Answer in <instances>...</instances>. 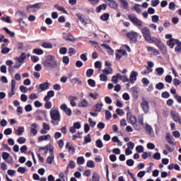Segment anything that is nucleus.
Here are the masks:
<instances>
[{
	"instance_id": "nucleus-1",
	"label": "nucleus",
	"mask_w": 181,
	"mask_h": 181,
	"mask_svg": "<svg viewBox=\"0 0 181 181\" xmlns=\"http://www.w3.org/2000/svg\"><path fill=\"white\" fill-rule=\"evenodd\" d=\"M43 66L45 69H57L59 67V63L56 57L52 54H48L45 57V59L43 62Z\"/></svg>"
},
{
	"instance_id": "nucleus-2",
	"label": "nucleus",
	"mask_w": 181,
	"mask_h": 181,
	"mask_svg": "<svg viewBox=\"0 0 181 181\" xmlns=\"http://www.w3.org/2000/svg\"><path fill=\"white\" fill-rule=\"evenodd\" d=\"M49 115L52 119V124L54 125H59V122H60L62 119V115H60V112L57 109H51L49 112Z\"/></svg>"
},
{
	"instance_id": "nucleus-3",
	"label": "nucleus",
	"mask_w": 181,
	"mask_h": 181,
	"mask_svg": "<svg viewBox=\"0 0 181 181\" xmlns=\"http://www.w3.org/2000/svg\"><path fill=\"white\" fill-rule=\"evenodd\" d=\"M141 33L145 38V40L148 42V43H153L154 42H156V37H153L151 36V31L148 28H144L141 29Z\"/></svg>"
},
{
	"instance_id": "nucleus-4",
	"label": "nucleus",
	"mask_w": 181,
	"mask_h": 181,
	"mask_svg": "<svg viewBox=\"0 0 181 181\" xmlns=\"http://www.w3.org/2000/svg\"><path fill=\"white\" fill-rule=\"evenodd\" d=\"M40 3L28 5L26 8L27 13H35V12H37V10L40 9Z\"/></svg>"
},
{
	"instance_id": "nucleus-5",
	"label": "nucleus",
	"mask_w": 181,
	"mask_h": 181,
	"mask_svg": "<svg viewBox=\"0 0 181 181\" xmlns=\"http://www.w3.org/2000/svg\"><path fill=\"white\" fill-rule=\"evenodd\" d=\"M140 105L141 110H143L145 114H148V112H149V101H148V100H146L145 98H143Z\"/></svg>"
},
{
	"instance_id": "nucleus-6",
	"label": "nucleus",
	"mask_w": 181,
	"mask_h": 181,
	"mask_svg": "<svg viewBox=\"0 0 181 181\" xmlns=\"http://www.w3.org/2000/svg\"><path fill=\"white\" fill-rule=\"evenodd\" d=\"M39 125L36 123H33L30 127V136H36L37 135V128Z\"/></svg>"
},
{
	"instance_id": "nucleus-7",
	"label": "nucleus",
	"mask_w": 181,
	"mask_h": 181,
	"mask_svg": "<svg viewBox=\"0 0 181 181\" xmlns=\"http://www.w3.org/2000/svg\"><path fill=\"white\" fill-rule=\"evenodd\" d=\"M128 18L132 23L136 25V26H142V21L141 20L138 19L136 16H134L132 14H130L128 16Z\"/></svg>"
},
{
	"instance_id": "nucleus-8",
	"label": "nucleus",
	"mask_w": 181,
	"mask_h": 181,
	"mask_svg": "<svg viewBox=\"0 0 181 181\" xmlns=\"http://www.w3.org/2000/svg\"><path fill=\"white\" fill-rule=\"evenodd\" d=\"M153 43H156V46L158 47V49H160V50H161L162 53H166V47H165V45L160 40L156 38V41H155Z\"/></svg>"
},
{
	"instance_id": "nucleus-9",
	"label": "nucleus",
	"mask_w": 181,
	"mask_h": 181,
	"mask_svg": "<svg viewBox=\"0 0 181 181\" xmlns=\"http://www.w3.org/2000/svg\"><path fill=\"white\" fill-rule=\"evenodd\" d=\"M127 119L130 122L131 125H135V124L138 123L136 116L132 115L129 113H127Z\"/></svg>"
},
{
	"instance_id": "nucleus-10",
	"label": "nucleus",
	"mask_w": 181,
	"mask_h": 181,
	"mask_svg": "<svg viewBox=\"0 0 181 181\" xmlns=\"http://www.w3.org/2000/svg\"><path fill=\"white\" fill-rule=\"evenodd\" d=\"M16 16L18 18L20 22H22L23 19H26L28 18V15L23 11H17L16 13Z\"/></svg>"
},
{
	"instance_id": "nucleus-11",
	"label": "nucleus",
	"mask_w": 181,
	"mask_h": 181,
	"mask_svg": "<svg viewBox=\"0 0 181 181\" xmlns=\"http://www.w3.org/2000/svg\"><path fill=\"white\" fill-rule=\"evenodd\" d=\"M15 86H16V81L15 80H11V89L8 92V97L12 98L13 95H15Z\"/></svg>"
},
{
	"instance_id": "nucleus-12",
	"label": "nucleus",
	"mask_w": 181,
	"mask_h": 181,
	"mask_svg": "<svg viewBox=\"0 0 181 181\" xmlns=\"http://www.w3.org/2000/svg\"><path fill=\"white\" fill-rule=\"evenodd\" d=\"M165 139L168 144H170V145H173V146H175V139L173 138V136H172V135H170V133H166Z\"/></svg>"
},
{
	"instance_id": "nucleus-13",
	"label": "nucleus",
	"mask_w": 181,
	"mask_h": 181,
	"mask_svg": "<svg viewBox=\"0 0 181 181\" xmlns=\"http://www.w3.org/2000/svg\"><path fill=\"white\" fill-rule=\"evenodd\" d=\"M136 77H138V72L132 71L130 74V78L129 79V81H130L132 84H134V83L136 81Z\"/></svg>"
},
{
	"instance_id": "nucleus-14",
	"label": "nucleus",
	"mask_w": 181,
	"mask_h": 181,
	"mask_svg": "<svg viewBox=\"0 0 181 181\" xmlns=\"http://www.w3.org/2000/svg\"><path fill=\"white\" fill-rule=\"evenodd\" d=\"M60 108L62 110V111H64L65 112V114L68 116L70 117V115H71V109H70V107H67V105L66 104H62L60 106Z\"/></svg>"
},
{
	"instance_id": "nucleus-15",
	"label": "nucleus",
	"mask_w": 181,
	"mask_h": 181,
	"mask_svg": "<svg viewBox=\"0 0 181 181\" xmlns=\"http://www.w3.org/2000/svg\"><path fill=\"white\" fill-rule=\"evenodd\" d=\"M127 36L129 37L131 42H136L138 40V34L135 32L128 33Z\"/></svg>"
},
{
	"instance_id": "nucleus-16",
	"label": "nucleus",
	"mask_w": 181,
	"mask_h": 181,
	"mask_svg": "<svg viewBox=\"0 0 181 181\" xmlns=\"http://www.w3.org/2000/svg\"><path fill=\"white\" fill-rule=\"evenodd\" d=\"M52 136L50 134L42 135L38 137V142H43V141H50Z\"/></svg>"
},
{
	"instance_id": "nucleus-17",
	"label": "nucleus",
	"mask_w": 181,
	"mask_h": 181,
	"mask_svg": "<svg viewBox=\"0 0 181 181\" xmlns=\"http://www.w3.org/2000/svg\"><path fill=\"white\" fill-rule=\"evenodd\" d=\"M62 36L65 40H68L69 42H74L75 40L74 37L69 33H64Z\"/></svg>"
},
{
	"instance_id": "nucleus-18",
	"label": "nucleus",
	"mask_w": 181,
	"mask_h": 181,
	"mask_svg": "<svg viewBox=\"0 0 181 181\" xmlns=\"http://www.w3.org/2000/svg\"><path fill=\"white\" fill-rule=\"evenodd\" d=\"M177 42H179V40L171 38L170 40L167 42V45L171 49H173V47H175V46H176V45L177 44Z\"/></svg>"
},
{
	"instance_id": "nucleus-19",
	"label": "nucleus",
	"mask_w": 181,
	"mask_h": 181,
	"mask_svg": "<svg viewBox=\"0 0 181 181\" xmlns=\"http://www.w3.org/2000/svg\"><path fill=\"white\" fill-rule=\"evenodd\" d=\"M116 54V59L119 60L122 56H127V52L125 50L118 49Z\"/></svg>"
},
{
	"instance_id": "nucleus-20",
	"label": "nucleus",
	"mask_w": 181,
	"mask_h": 181,
	"mask_svg": "<svg viewBox=\"0 0 181 181\" xmlns=\"http://www.w3.org/2000/svg\"><path fill=\"white\" fill-rule=\"evenodd\" d=\"M147 50L148 53L153 54L154 56H158L159 54V50L153 48V47H148Z\"/></svg>"
},
{
	"instance_id": "nucleus-21",
	"label": "nucleus",
	"mask_w": 181,
	"mask_h": 181,
	"mask_svg": "<svg viewBox=\"0 0 181 181\" xmlns=\"http://www.w3.org/2000/svg\"><path fill=\"white\" fill-rule=\"evenodd\" d=\"M66 148L68 149L71 155H74V153L76 152V148H74V146H73V145L70 144V143H67L66 144Z\"/></svg>"
},
{
	"instance_id": "nucleus-22",
	"label": "nucleus",
	"mask_w": 181,
	"mask_h": 181,
	"mask_svg": "<svg viewBox=\"0 0 181 181\" xmlns=\"http://www.w3.org/2000/svg\"><path fill=\"white\" fill-rule=\"evenodd\" d=\"M15 60L18 62V63H23L24 60H26V54L25 52L21 53L20 57L15 58Z\"/></svg>"
},
{
	"instance_id": "nucleus-23",
	"label": "nucleus",
	"mask_w": 181,
	"mask_h": 181,
	"mask_svg": "<svg viewBox=\"0 0 181 181\" xmlns=\"http://www.w3.org/2000/svg\"><path fill=\"white\" fill-rule=\"evenodd\" d=\"M52 97H54V90L48 91L47 95L44 98V101H50Z\"/></svg>"
},
{
	"instance_id": "nucleus-24",
	"label": "nucleus",
	"mask_w": 181,
	"mask_h": 181,
	"mask_svg": "<svg viewBox=\"0 0 181 181\" xmlns=\"http://www.w3.org/2000/svg\"><path fill=\"white\" fill-rule=\"evenodd\" d=\"M88 105H90L88 101L84 98L81 99V101L78 103V107H88Z\"/></svg>"
},
{
	"instance_id": "nucleus-25",
	"label": "nucleus",
	"mask_w": 181,
	"mask_h": 181,
	"mask_svg": "<svg viewBox=\"0 0 181 181\" xmlns=\"http://www.w3.org/2000/svg\"><path fill=\"white\" fill-rule=\"evenodd\" d=\"M21 64H16L12 66H10L8 67V71L10 73H13V71H15L16 70H19V69H21Z\"/></svg>"
},
{
	"instance_id": "nucleus-26",
	"label": "nucleus",
	"mask_w": 181,
	"mask_h": 181,
	"mask_svg": "<svg viewBox=\"0 0 181 181\" xmlns=\"http://www.w3.org/2000/svg\"><path fill=\"white\" fill-rule=\"evenodd\" d=\"M69 100L70 101L71 107H76V105H77V103H76V100H77L76 96H70L69 98Z\"/></svg>"
},
{
	"instance_id": "nucleus-27",
	"label": "nucleus",
	"mask_w": 181,
	"mask_h": 181,
	"mask_svg": "<svg viewBox=\"0 0 181 181\" xmlns=\"http://www.w3.org/2000/svg\"><path fill=\"white\" fill-rule=\"evenodd\" d=\"M54 8H56V9H57V11H59V12H63L64 13H66V15H69V13H67V11L64 8V7H63L60 5L56 4L54 6Z\"/></svg>"
},
{
	"instance_id": "nucleus-28",
	"label": "nucleus",
	"mask_w": 181,
	"mask_h": 181,
	"mask_svg": "<svg viewBox=\"0 0 181 181\" xmlns=\"http://www.w3.org/2000/svg\"><path fill=\"white\" fill-rule=\"evenodd\" d=\"M105 9H107V4H102L99 6L97 7L96 12H98V13H100V12H101V11H103V10L105 11Z\"/></svg>"
},
{
	"instance_id": "nucleus-29",
	"label": "nucleus",
	"mask_w": 181,
	"mask_h": 181,
	"mask_svg": "<svg viewBox=\"0 0 181 181\" xmlns=\"http://www.w3.org/2000/svg\"><path fill=\"white\" fill-rule=\"evenodd\" d=\"M102 72L103 73V74H106V75H110V74H112V68L108 66L106 67L105 69L102 70Z\"/></svg>"
},
{
	"instance_id": "nucleus-30",
	"label": "nucleus",
	"mask_w": 181,
	"mask_h": 181,
	"mask_svg": "<svg viewBox=\"0 0 181 181\" xmlns=\"http://www.w3.org/2000/svg\"><path fill=\"white\" fill-rule=\"evenodd\" d=\"M47 88H49V83L45 82L40 84V90L41 91H45V90H47Z\"/></svg>"
},
{
	"instance_id": "nucleus-31",
	"label": "nucleus",
	"mask_w": 181,
	"mask_h": 181,
	"mask_svg": "<svg viewBox=\"0 0 181 181\" xmlns=\"http://www.w3.org/2000/svg\"><path fill=\"white\" fill-rule=\"evenodd\" d=\"M76 17L78 18V21L83 23V25H87V22H86V20L84 19V16L81 13H77Z\"/></svg>"
},
{
	"instance_id": "nucleus-32",
	"label": "nucleus",
	"mask_w": 181,
	"mask_h": 181,
	"mask_svg": "<svg viewBox=\"0 0 181 181\" xmlns=\"http://www.w3.org/2000/svg\"><path fill=\"white\" fill-rule=\"evenodd\" d=\"M102 47H104V49H105V50H107V53H109V54H112L113 53V50L112 49H111V47H110V46L107 44H103Z\"/></svg>"
},
{
	"instance_id": "nucleus-33",
	"label": "nucleus",
	"mask_w": 181,
	"mask_h": 181,
	"mask_svg": "<svg viewBox=\"0 0 181 181\" xmlns=\"http://www.w3.org/2000/svg\"><path fill=\"white\" fill-rule=\"evenodd\" d=\"M109 6L113 9H117V8H118V4H117L115 0H111L109 3Z\"/></svg>"
},
{
	"instance_id": "nucleus-34",
	"label": "nucleus",
	"mask_w": 181,
	"mask_h": 181,
	"mask_svg": "<svg viewBox=\"0 0 181 181\" xmlns=\"http://www.w3.org/2000/svg\"><path fill=\"white\" fill-rule=\"evenodd\" d=\"M118 77L119 80H122V81L123 83H127V81H129V79H128V76H127L126 75H121V74H118Z\"/></svg>"
},
{
	"instance_id": "nucleus-35",
	"label": "nucleus",
	"mask_w": 181,
	"mask_h": 181,
	"mask_svg": "<svg viewBox=\"0 0 181 181\" xmlns=\"http://www.w3.org/2000/svg\"><path fill=\"white\" fill-rule=\"evenodd\" d=\"M112 142H116L117 144V146H122V142L119 141V139L117 136H115L112 139Z\"/></svg>"
},
{
	"instance_id": "nucleus-36",
	"label": "nucleus",
	"mask_w": 181,
	"mask_h": 181,
	"mask_svg": "<svg viewBox=\"0 0 181 181\" xmlns=\"http://www.w3.org/2000/svg\"><path fill=\"white\" fill-rule=\"evenodd\" d=\"M156 71L158 76H163V74L165 73V69L162 67H158L156 69Z\"/></svg>"
},
{
	"instance_id": "nucleus-37",
	"label": "nucleus",
	"mask_w": 181,
	"mask_h": 181,
	"mask_svg": "<svg viewBox=\"0 0 181 181\" xmlns=\"http://www.w3.org/2000/svg\"><path fill=\"white\" fill-rule=\"evenodd\" d=\"M76 162L78 165H84V162H86V160L84 159V157L79 156L77 158Z\"/></svg>"
},
{
	"instance_id": "nucleus-38",
	"label": "nucleus",
	"mask_w": 181,
	"mask_h": 181,
	"mask_svg": "<svg viewBox=\"0 0 181 181\" xmlns=\"http://www.w3.org/2000/svg\"><path fill=\"white\" fill-rule=\"evenodd\" d=\"M23 132H25V129L22 127H20L17 130H16L15 134L16 135L21 136L22 135Z\"/></svg>"
},
{
	"instance_id": "nucleus-39",
	"label": "nucleus",
	"mask_w": 181,
	"mask_h": 181,
	"mask_svg": "<svg viewBox=\"0 0 181 181\" xmlns=\"http://www.w3.org/2000/svg\"><path fill=\"white\" fill-rule=\"evenodd\" d=\"M42 46L44 49H52L53 47V45L50 42H44L42 44Z\"/></svg>"
},
{
	"instance_id": "nucleus-40",
	"label": "nucleus",
	"mask_w": 181,
	"mask_h": 181,
	"mask_svg": "<svg viewBox=\"0 0 181 181\" xmlns=\"http://www.w3.org/2000/svg\"><path fill=\"white\" fill-rule=\"evenodd\" d=\"M173 119L175 122H178V124H180L181 125V118L178 115H174L173 116Z\"/></svg>"
},
{
	"instance_id": "nucleus-41",
	"label": "nucleus",
	"mask_w": 181,
	"mask_h": 181,
	"mask_svg": "<svg viewBox=\"0 0 181 181\" xmlns=\"http://www.w3.org/2000/svg\"><path fill=\"white\" fill-rule=\"evenodd\" d=\"M103 103H97L95 105V111L96 112H101V110L103 109Z\"/></svg>"
},
{
	"instance_id": "nucleus-42",
	"label": "nucleus",
	"mask_w": 181,
	"mask_h": 181,
	"mask_svg": "<svg viewBox=\"0 0 181 181\" xmlns=\"http://www.w3.org/2000/svg\"><path fill=\"white\" fill-rule=\"evenodd\" d=\"M175 46V52L177 53H181V42L180 41L177 42Z\"/></svg>"
},
{
	"instance_id": "nucleus-43",
	"label": "nucleus",
	"mask_w": 181,
	"mask_h": 181,
	"mask_svg": "<svg viewBox=\"0 0 181 181\" xmlns=\"http://www.w3.org/2000/svg\"><path fill=\"white\" fill-rule=\"evenodd\" d=\"M3 29L6 32V33H7V35H9V36H11V37H13V36H15V33L9 30L8 28L4 27Z\"/></svg>"
},
{
	"instance_id": "nucleus-44",
	"label": "nucleus",
	"mask_w": 181,
	"mask_h": 181,
	"mask_svg": "<svg viewBox=\"0 0 181 181\" xmlns=\"http://www.w3.org/2000/svg\"><path fill=\"white\" fill-rule=\"evenodd\" d=\"M119 1L124 9H128V1L127 0H119Z\"/></svg>"
},
{
	"instance_id": "nucleus-45",
	"label": "nucleus",
	"mask_w": 181,
	"mask_h": 181,
	"mask_svg": "<svg viewBox=\"0 0 181 181\" xmlns=\"http://www.w3.org/2000/svg\"><path fill=\"white\" fill-rule=\"evenodd\" d=\"M86 166L88 168H95V164L94 163V162L91 160H89L87 161L86 163Z\"/></svg>"
},
{
	"instance_id": "nucleus-46",
	"label": "nucleus",
	"mask_w": 181,
	"mask_h": 181,
	"mask_svg": "<svg viewBox=\"0 0 181 181\" xmlns=\"http://www.w3.org/2000/svg\"><path fill=\"white\" fill-rule=\"evenodd\" d=\"M92 181H100V175L97 173H93Z\"/></svg>"
},
{
	"instance_id": "nucleus-47",
	"label": "nucleus",
	"mask_w": 181,
	"mask_h": 181,
	"mask_svg": "<svg viewBox=\"0 0 181 181\" xmlns=\"http://www.w3.org/2000/svg\"><path fill=\"white\" fill-rule=\"evenodd\" d=\"M100 81H108V76L105 74H102L100 75Z\"/></svg>"
},
{
	"instance_id": "nucleus-48",
	"label": "nucleus",
	"mask_w": 181,
	"mask_h": 181,
	"mask_svg": "<svg viewBox=\"0 0 181 181\" xmlns=\"http://www.w3.org/2000/svg\"><path fill=\"white\" fill-rule=\"evenodd\" d=\"M109 18H110V14L109 13H104L100 17V19H102L105 22H107V21H108Z\"/></svg>"
},
{
	"instance_id": "nucleus-49",
	"label": "nucleus",
	"mask_w": 181,
	"mask_h": 181,
	"mask_svg": "<svg viewBox=\"0 0 181 181\" xmlns=\"http://www.w3.org/2000/svg\"><path fill=\"white\" fill-rule=\"evenodd\" d=\"M17 170H18V173H22V175H23V173H25V172H28V168H26L25 167H19Z\"/></svg>"
},
{
	"instance_id": "nucleus-50",
	"label": "nucleus",
	"mask_w": 181,
	"mask_h": 181,
	"mask_svg": "<svg viewBox=\"0 0 181 181\" xmlns=\"http://www.w3.org/2000/svg\"><path fill=\"white\" fill-rule=\"evenodd\" d=\"M118 78H119V76H118V74L116 76H113L112 77V83H114V84H117Z\"/></svg>"
},
{
	"instance_id": "nucleus-51",
	"label": "nucleus",
	"mask_w": 181,
	"mask_h": 181,
	"mask_svg": "<svg viewBox=\"0 0 181 181\" xmlns=\"http://www.w3.org/2000/svg\"><path fill=\"white\" fill-rule=\"evenodd\" d=\"M69 169H74L76 168V162L73 160L69 161V164L67 166Z\"/></svg>"
},
{
	"instance_id": "nucleus-52",
	"label": "nucleus",
	"mask_w": 181,
	"mask_h": 181,
	"mask_svg": "<svg viewBox=\"0 0 181 181\" xmlns=\"http://www.w3.org/2000/svg\"><path fill=\"white\" fill-rule=\"evenodd\" d=\"M151 21L152 22H153V23H158V22L159 21V16H157V15L153 16L151 18Z\"/></svg>"
},
{
	"instance_id": "nucleus-53",
	"label": "nucleus",
	"mask_w": 181,
	"mask_h": 181,
	"mask_svg": "<svg viewBox=\"0 0 181 181\" xmlns=\"http://www.w3.org/2000/svg\"><path fill=\"white\" fill-rule=\"evenodd\" d=\"M145 129L148 134H152V127L148 124H146Z\"/></svg>"
},
{
	"instance_id": "nucleus-54",
	"label": "nucleus",
	"mask_w": 181,
	"mask_h": 181,
	"mask_svg": "<svg viewBox=\"0 0 181 181\" xmlns=\"http://www.w3.org/2000/svg\"><path fill=\"white\" fill-rule=\"evenodd\" d=\"M94 74V70L93 69H88L86 71L87 77H91Z\"/></svg>"
},
{
	"instance_id": "nucleus-55",
	"label": "nucleus",
	"mask_w": 181,
	"mask_h": 181,
	"mask_svg": "<svg viewBox=\"0 0 181 181\" xmlns=\"http://www.w3.org/2000/svg\"><path fill=\"white\" fill-rule=\"evenodd\" d=\"M62 62L64 63V64H69L70 63V59H69V57L64 56L62 58Z\"/></svg>"
},
{
	"instance_id": "nucleus-56",
	"label": "nucleus",
	"mask_w": 181,
	"mask_h": 181,
	"mask_svg": "<svg viewBox=\"0 0 181 181\" xmlns=\"http://www.w3.org/2000/svg\"><path fill=\"white\" fill-rule=\"evenodd\" d=\"M53 160H54V155H51L50 156H49L47 159V163H49V165H51V163L53 162Z\"/></svg>"
},
{
	"instance_id": "nucleus-57",
	"label": "nucleus",
	"mask_w": 181,
	"mask_h": 181,
	"mask_svg": "<svg viewBox=\"0 0 181 181\" xmlns=\"http://www.w3.org/2000/svg\"><path fill=\"white\" fill-rule=\"evenodd\" d=\"M85 144H90L91 142V136L90 134H88L84 137Z\"/></svg>"
},
{
	"instance_id": "nucleus-58",
	"label": "nucleus",
	"mask_w": 181,
	"mask_h": 181,
	"mask_svg": "<svg viewBox=\"0 0 181 181\" xmlns=\"http://www.w3.org/2000/svg\"><path fill=\"white\" fill-rule=\"evenodd\" d=\"M33 52L35 54H43V50L42 49H34Z\"/></svg>"
},
{
	"instance_id": "nucleus-59",
	"label": "nucleus",
	"mask_w": 181,
	"mask_h": 181,
	"mask_svg": "<svg viewBox=\"0 0 181 181\" xmlns=\"http://www.w3.org/2000/svg\"><path fill=\"white\" fill-rule=\"evenodd\" d=\"M45 107L46 110H50L52 108V102L45 101Z\"/></svg>"
},
{
	"instance_id": "nucleus-60",
	"label": "nucleus",
	"mask_w": 181,
	"mask_h": 181,
	"mask_svg": "<svg viewBox=\"0 0 181 181\" xmlns=\"http://www.w3.org/2000/svg\"><path fill=\"white\" fill-rule=\"evenodd\" d=\"M164 86L165 85L163 84V83L160 82L156 85V88H157V90H162Z\"/></svg>"
},
{
	"instance_id": "nucleus-61",
	"label": "nucleus",
	"mask_w": 181,
	"mask_h": 181,
	"mask_svg": "<svg viewBox=\"0 0 181 181\" xmlns=\"http://www.w3.org/2000/svg\"><path fill=\"white\" fill-rule=\"evenodd\" d=\"M17 142L18 144H25L26 142V139L24 138V137H19L18 139H17Z\"/></svg>"
},
{
	"instance_id": "nucleus-62",
	"label": "nucleus",
	"mask_w": 181,
	"mask_h": 181,
	"mask_svg": "<svg viewBox=\"0 0 181 181\" xmlns=\"http://www.w3.org/2000/svg\"><path fill=\"white\" fill-rule=\"evenodd\" d=\"M136 151L138 153H141V152H144V146H137L136 147Z\"/></svg>"
},
{
	"instance_id": "nucleus-63",
	"label": "nucleus",
	"mask_w": 181,
	"mask_h": 181,
	"mask_svg": "<svg viewBox=\"0 0 181 181\" xmlns=\"http://www.w3.org/2000/svg\"><path fill=\"white\" fill-rule=\"evenodd\" d=\"M9 156H10L9 153L4 152V153H2V158H3L4 160H8V158H9Z\"/></svg>"
},
{
	"instance_id": "nucleus-64",
	"label": "nucleus",
	"mask_w": 181,
	"mask_h": 181,
	"mask_svg": "<svg viewBox=\"0 0 181 181\" xmlns=\"http://www.w3.org/2000/svg\"><path fill=\"white\" fill-rule=\"evenodd\" d=\"M88 83L89 84V86H90V87H95V81H94L93 79H89L88 81Z\"/></svg>"
}]
</instances>
